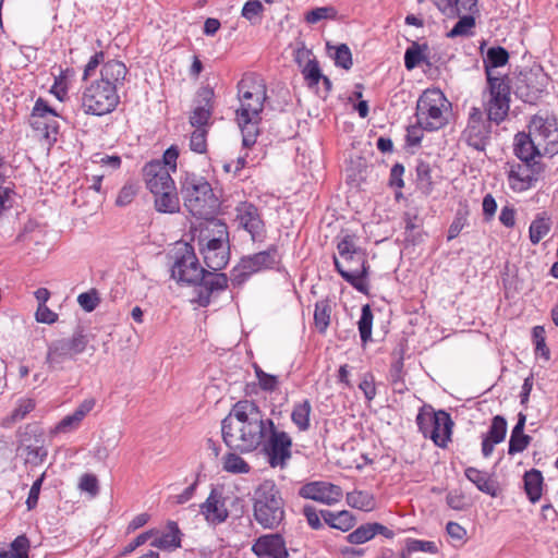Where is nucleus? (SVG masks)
Returning a JSON list of instances; mask_svg holds the SVG:
<instances>
[{
    "label": "nucleus",
    "instance_id": "f257e3e1",
    "mask_svg": "<svg viewBox=\"0 0 558 558\" xmlns=\"http://www.w3.org/2000/svg\"><path fill=\"white\" fill-rule=\"evenodd\" d=\"M271 427L272 420L254 401L241 400L221 421V435L230 450L250 453L265 442Z\"/></svg>",
    "mask_w": 558,
    "mask_h": 558
},
{
    "label": "nucleus",
    "instance_id": "f03ea898",
    "mask_svg": "<svg viewBox=\"0 0 558 558\" xmlns=\"http://www.w3.org/2000/svg\"><path fill=\"white\" fill-rule=\"evenodd\" d=\"M180 191L184 207L191 215L199 219L215 216L218 209V199L205 178L195 173H185Z\"/></svg>",
    "mask_w": 558,
    "mask_h": 558
},
{
    "label": "nucleus",
    "instance_id": "7ed1b4c3",
    "mask_svg": "<svg viewBox=\"0 0 558 558\" xmlns=\"http://www.w3.org/2000/svg\"><path fill=\"white\" fill-rule=\"evenodd\" d=\"M253 515L264 529L275 530L284 519V501L274 481L258 485L253 496Z\"/></svg>",
    "mask_w": 558,
    "mask_h": 558
},
{
    "label": "nucleus",
    "instance_id": "20e7f679",
    "mask_svg": "<svg viewBox=\"0 0 558 558\" xmlns=\"http://www.w3.org/2000/svg\"><path fill=\"white\" fill-rule=\"evenodd\" d=\"M338 256H333L335 267L341 277L359 291H364L363 277L366 274L365 256L356 246L354 238L345 235L337 245Z\"/></svg>",
    "mask_w": 558,
    "mask_h": 558
},
{
    "label": "nucleus",
    "instance_id": "39448f33",
    "mask_svg": "<svg viewBox=\"0 0 558 558\" xmlns=\"http://www.w3.org/2000/svg\"><path fill=\"white\" fill-rule=\"evenodd\" d=\"M451 104L438 88L423 92L416 102L417 123L426 131H437L448 123Z\"/></svg>",
    "mask_w": 558,
    "mask_h": 558
},
{
    "label": "nucleus",
    "instance_id": "423d86ee",
    "mask_svg": "<svg viewBox=\"0 0 558 558\" xmlns=\"http://www.w3.org/2000/svg\"><path fill=\"white\" fill-rule=\"evenodd\" d=\"M511 87L507 76L493 75L487 70V87L483 93L488 120L496 124L506 120L510 110Z\"/></svg>",
    "mask_w": 558,
    "mask_h": 558
},
{
    "label": "nucleus",
    "instance_id": "0eeeda50",
    "mask_svg": "<svg viewBox=\"0 0 558 558\" xmlns=\"http://www.w3.org/2000/svg\"><path fill=\"white\" fill-rule=\"evenodd\" d=\"M240 108L236 120L243 122L259 121L266 99V87L253 78H242L238 84Z\"/></svg>",
    "mask_w": 558,
    "mask_h": 558
},
{
    "label": "nucleus",
    "instance_id": "6e6552de",
    "mask_svg": "<svg viewBox=\"0 0 558 558\" xmlns=\"http://www.w3.org/2000/svg\"><path fill=\"white\" fill-rule=\"evenodd\" d=\"M120 101L119 94L98 80L87 86L82 96V106L86 113L104 116L112 112Z\"/></svg>",
    "mask_w": 558,
    "mask_h": 558
},
{
    "label": "nucleus",
    "instance_id": "1a4fd4ad",
    "mask_svg": "<svg viewBox=\"0 0 558 558\" xmlns=\"http://www.w3.org/2000/svg\"><path fill=\"white\" fill-rule=\"evenodd\" d=\"M260 447H263L269 465L274 469H284L292 458V438L287 432L276 428L274 422L271 430Z\"/></svg>",
    "mask_w": 558,
    "mask_h": 558
},
{
    "label": "nucleus",
    "instance_id": "9d476101",
    "mask_svg": "<svg viewBox=\"0 0 558 558\" xmlns=\"http://www.w3.org/2000/svg\"><path fill=\"white\" fill-rule=\"evenodd\" d=\"M88 343L83 332L76 331L71 338H62L52 341L48 347L46 362L51 368H61L62 364L82 353Z\"/></svg>",
    "mask_w": 558,
    "mask_h": 558
},
{
    "label": "nucleus",
    "instance_id": "9b49d317",
    "mask_svg": "<svg viewBox=\"0 0 558 558\" xmlns=\"http://www.w3.org/2000/svg\"><path fill=\"white\" fill-rule=\"evenodd\" d=\"M529 130L543 156L553 157L558 154V123L556 118L534 116Z\"/></svg>",
    "mask_w": 558,
    "mask_h": 558
},
{
    "label": "nucleus",
    "instance_id": "f8f14e48",
    "mask_svg": "<svg viewBox=\"0 0 558 558\" xmlns=\"http://www.w3.org/2000/svg\"><path fill=\"white\" fill-rule=\"evenodd\" d=\"M203 270L192 246L184 244L175 252L171 277L178 282L196 284Z\"/></svg>",
    "mask_w": 558,
    "mask_h": 558
},
{
    "label": "nucleus",
    "instance_id": "ddd939ff",
    "mask_svg": "<svg viewBox=\"0 0 558 558\" xmlns=\"http://www.w3.org/2000/svg\"><path fill=\"white\" fill-rule=\"evenodd\" d=\"M277 248L269 247L266 251L243 257L231 271V282L234 286L242 284L252 274L272 267L277 263Z\"/></svg>",
    "mask_w": 558,
    "mask_h": 558
},
{
    "label": "nucleus",
    "instance_id": "4468645a",
    "mask_svg": "<svg viewBox=\"0 0 558 558\" xmlns=\"http://www.w3.org/2000/svg\"><path fill=\"white\" fill-rule=\"evenodd\" d=\"M239 229H243L253 242H262L266 236V226L257 206L241 202L235 207V219Z\"/></svg>",
    "mask_w": 558,
    "mask_h": 558
},
{
    "label": "nucleus",
    "instance_id": "2eb2a0df",
    "mask_svg": "<svg viewBox=\"0 0 558 558\" xmlns=\"http://www.w3.org/2000/svg\"><path fill=\"white\" fill-rule=\"evenodd\" d=\"M490 121L485 120L480 108L473 107L469 113L468 125L462 133L466 144L476 150H484L489 140Z\"/></svg>",
    "mask_w": 558,
    "mask_h": 558
},
{
    "label": "nucleus",
    "instance_id": "dca6fc26",
    "mask_svg": "<svg viewBox=\"0 0 558 558\" xmlns=\"http://www.w3.org/2000/svg\"><path fill=\"white\" fill-rule=\"evenodd\" d=\"M299 495L305 499L331 506L341 500L342 489L340 486L328 482L315 481L304 484L300 488Z\"/></svg>",
    "mask_w": 558,
    "mask_h": 558
},
{
    "label": "nucleus",
    "instance_id": "f3484780",
    "mask_svg": "<svg viewBox=\"0 0 558 558\" xmlns=\"http://www.w3.org/2000/svg\"><path fill=\"white\" fill-rule=\"evenodd\" d=\"M227 498L221 490L211 489L207 499L199 506V512L204 515L207 523L218 525L223 523L229 517Z\"/></svg>",
    "mask_w": 558,
    "mask_h": 558
},
{
    "label": "nucleus",
    "instance_id": "a211bd4d",
    "mask_svg": "<svg viewBox=\"0 0 558 558\" xmlns=\"http://www.w3.org/2000/svg\"><path fill=\"white\" fill-rule=\"evenodd\" d=\"M199 290L197 294V303L201 306H207L210 298L215 293L223 291L228 287V277L226 274L217 271L203 270L198 280Z\"/></svg>",
    "mask_w": 558,
    "mask_h": 558
},
{
    "label": "nucleus",
    "instance_id": "6ab92c4d",
    "mask_svg": "<svg viewBox=\"0 0 558 558\" xmlns=\"http://www.w3.org/2000/svg\"><path fill=\"white\" fill-rule=\"evenodd\" d=\"M143 177L150 192L170 189L174 184L168 167L160 160H153L143 168Z\"/></svg>",
    "mask_w": 558,
    "mask_h": 558
},
{
    "label": "nucleus",
    "instance_id": "aec40b11",
    "mask_svg": "<svg viewBox=\"0 0 558 558\" xmlns=\"http://www.w3.org/2000/svg\"><path fill=\"white\" fill-rule=\"evenodd\" d=\"M252 551L259 558H288L286 542L281 534H266L259 536L252 546Z\"/></svg>",
    "mask_w": 558,
    "mask_h": 558
},
{
    "label": "nucleus",
    "instance_id": "412c9836",
    "mask_svg": "<svg viewBox=\"0 0 558 558\" xmlns=\"http://www.w3.org/2000/svg\"><path fill=\"white\" fill-rule=\"evenodd\" d=\"M204 220L197 235L198 246L229 242L228 227L225 222L214 217Z\"/></svg>",
    "mask_w": 558,
    "mask_h": 558
},
{
    "label": "nucleus",
    "instance_id": "4be33fe9",
    "mask_svg": "<svg viewBox=\"0 0 558 558\" xmlns=\"http://www.w3.org/2000/svg\"><path fill=\"white\" fill-rule=\"evenodd\" d=\"M508 166V182L510 187L515 192H522L532 186L533 181L536 180L535 163H507Z\"/></svg>",
    "mask_w": 558,
    "mask_h": 558
},
{
    "label": "nucleus",
    "instance_id": "5701e85b",
    "mask_svg": "<svg viewBox=\"0 0 558 558\" xmlns=\"http://www.w3.org/2000/svg\"><path fill=\"white\" fill-rule=\"evenodd\" d=\"M214 92L203 88L197 94L196 106L190 116V123L195 129H206L213 113Z\"/></svg>",
    "mask_w": 558,
    "mask_h": 558
},
{
    "label": "nucleus",
    "instance_id": "b1692460",
    "mask_svg": "<svg viewBox=\"0 0 558 558\" xmlns=\"http://www.w3.org/2000/svg\"><path fill=\"white\" fill-rule=\"evenodd\" d=\"M128 69L125 64L119 60L107 61L100 70V78L102 84L112 87L114 93H119L124 86Z\"/></svg>",
    "mask_w": 558,
    "mask_h": 558
},
{
    "label": "nucleus",
    "instance_id": "393cba45",
    "mask_svg": "<svg viewBox=\"0 0 558 558\" xmlns=\"http://www.w3.org/2000/svg\"><path fill=\"white\" fill-rule=\"evenodd\" d=\"M199 251L203 254L206 266L215 271L225 268L230 258L229 242L214 245H202Z\"/></svg>",
    "mask_w": 558,
    "mask_h": 558
},
{
    "label": "nucleus",
    "instance_id": "a878e982",
    "mask_svg": "<svg viewBox=\"0 0 558 558\" xmlns=\"http://www.w3.org/2000/svg\"><path fill=\"white\" fill-rule=\"evenodd\" d=\"M507 433V422L504 416L496 415L492 420L489 430L485 435L482 442V453L485 458L489 457L494 451V446L504 441Z\"/></svg>",
    "mask_w": 558,
    "mask_h": 558
},
{
    "label": "nucleus",
    "instance_id": "bb28decb",
    "mask_svg": "<svg viewBox=\"0 0 558 558\" xmlns=\"http://www.w3.org/2000/svg\"><path fill=\"white\" fill-rule=\"evenodd\" d=\"M434 427L432 430L430 439L438 447H446L450 440L452 433L453 422L450 415L446 411H437L436 415H433Z\"/></svg>",
    "mask_w": 558,
    "mask_h": 558
},
{
    "label": "nucleus",
    "instance_id": "cd10ccee",
    "mask_svg": "<svg viewBox=\"0 0 558 558\" xmlns=\"http://www.w3.org/2000/svg\"><path fill=\"white\" fill-rule=\"evenodd\" d=\"M168 531L159 533L155 531L153 541L150 542L151 547H156L162 550H172L181 547V532L174 521H169L167 525Z\"/></svg>",
    "mask_w": 558,
    "mask_h": 558
},
{
    "label": "nucleus",
    "instance_id": "c85d7f7f",
    "mask_svg": "<svg viewBox=\"0 0 558 558\" xmlns=\"http://www.w3.org/2000/svg\"><path fill=\"white\" fill-rule=\"evenodd\" d=\"M514 155L523 162H531L536 156H543L538 146L535 145V138L530 132L518 133L513 144Z\"/></svg>",
    "mask_w": 558,
    "mask_h": 558
},
{
    "label": "nucleus",
    "instance_id": "c756f323",
    "mask_svg": "<svg viewBox=\"0 0 558 558\" xmlns=\"http://www.w3.org/2000/svg\"><path fill=\"white\" fill-rule=\"evenodd\" d=\"M301 72L310 88L317 87L318 83L322 82L324 86L323 97H326L331 89V81L323 75L318 61L313 57L302 66Z\"/></svg>",
    "mask_w": 558,
    "mask_h": 558
},
{
    "label": "nucleus",
    "instance_id": "7c9ffc66",
    "mask_svg": "<svg viewBox=\"0 0 558 558\" xmlns=\"http://www.w3.org/2000/svg\"><path fill=\"white\" fill-rule=\"evenodd\" d=\"M155 196V208L159 213L174 214L180 210V199L177 193L175 184L170 189L151 192Z\"/></svg>",
    "mask_w": 558,
    "mask_h": 558
},
{
    "label": "nucleus",
    "instance_id": "2f4dec72",
    "mask_svg": "<svg viewBox=\"0 0 558 558\" xmlns=\"http://www.w3.org/2000/svg\"><path fill=\"white\" fill-rule=\"evenodd\" d=\"M320 514L326 524H328L332 529H337L342 532L351 530L356 523L355 518L348 510H342L338 512H333L330 510H320Z\"/></svg>",
    "mask_w": 558,
    "mask_h": 558
},
{
    "label": "nucleus",
    "instance_id": "473e14b6",
    "mask_svg": "<svg viewBox=\"0 0 558 558\" xmlns=\"http://www.w3.org/2000/svg\"><path fill=\"white\" fill-rule=\"evenodd\" d=\"M553 221L547 213L536 215L529 228V238L532 244H538L551 230Z\"/></svg>",
    "mask_w": 558,
    "mask_h": 558
},
{
    "label": "nucleus",
    "instance_id": "72a5a7b5",
    "mask_svg": "<svg viewBox=\"0 0 558 558\" xmlns=\"http://www.w3.org/2000/svg\"><path fill=\"white\" fill-rule=\"evenodd\" d=\"M524 488L532 502L541 499L543 492V475L541 471L532 469L524 474Z\"/></svg>",
    "mask_w": 558,
    "mask_h": 558
},
{
    "label": "nucleus",
    "instance_id": "f704fd0d",
    "mask_svg": "<svg viewBox=\"0 0 558 558\" xmlns=\"http://www.w3.org/2000/svg\"><path fill=\"white\" fill-rule=\"evenodd\" d=\"M384 533V525L380 523H367L351 532L347 539L351 544H363L372 539L376 534Z\"/></svg>",
    "mask_w": 558,
    "mask_h": 558
},
{
    "label": "nucleus",
    "instance_id": "c9c22d12",
    "mask_svg": "<svg viewBox=\"0 0 558 558\" xmlns=\"http://www.w3.org/2000/svg\"><path fill=\"white\" fill-rule=\"evenodd\" d=\"M465 476L469 481H471L475 486L483 493L496 496V486L493 481H490L485 472H482L475 468H468L465 470Z\"/></svg>",
    "mask_w": 558,
    "mask_h": 558
},
{
    "label": "nucleus",
    "instance_id": "e433bc0d",
    "mask_svg": "<svg viewBox=\"0 0 558 558\" xmlns=\"http://www.w3.org/2000/svg\"><path fill=\"white\" fill-rule=\"evenodd\" d=\"M312 405L308 400L295 403L291 413V420L301 432H306L310 426Z\"/></svg>",
    "mask_w": 558,
    "mask_h": 558
},
{
    "label": "nucleus",
    "instance_id": "4c0bfd02",
    "mask_svg": "<svg viewBox=\"0 0 558 558\" xmlns=\"http://www.w3.org/2000/svg\"><path fill=\"white\" fill-rule=\"evenodd\" d=\"M29 541L25 535L17 536L5 549L0 545V558H28Z\"/></svg>",
    "mask_w": 558,
    "mask_h": 558
},
{
    "label": "nucleus",
    "instance_id": "58836bf2",
    "mask_svg": "<svg viewBox=\"0 0 558 558\" xmlns=\"http://www.w3.org/2000/svg\"><path fill=\"white\" fill-rule=\"evenodd\" d=\"M509 60L508 51L502 47H493L487 51L486 59L484 60L485 73L487 70L494 74V69L505 65Z\"/></svg>",
    "mask_w": 558,
    "mask_h": 558
},
{
    "label": "nucleus",
    "instance_id": "ea45409f",
    "mask_svg": "<svg viewBox=\"0 0 558 558\" xmlns=\"http://www.w3.org/2000/svg\"><path fill=\"white\" fill-rule=\"evenodd\" d=\"M327 50L329 56L335 60V64L344 70H349L352 66V53L350 48L345 44L339 46H331L327 44Z\"/></svg>",
    "mask_w": 558,
    "mask_h": 558
},
{
    "label": "nucleus",
    "instance_id": "a19ab883",
    "mask_svg": "<svg viewBox=\"0 0 558 558\" xmlns=\"http://www.w3.org/2000/svg\"><path fill=\"white\" fill-rule=\"evenodd\" d=\"M238 453L232 451L223 457V470L232 474H246L250 472L251 466Z\"/></svg>",
    "mask_w": 558,
    "mask_h": 558
},
{
    "label": "nucleus",
    "instance_id": "79ce46f5",
    "mask_svg": "<svg viewBox=\"0 0 558 558\" xmlns=\"http://www.w3.org/2000/svg\"><path fill=\"white\" fill-rule=\"evenodd\" d=\"M264 13V5L259 0H248L244 3L241 15L252 25L260 23Z\"/></svg>",
    "mask_w": 558,
    "mask_h": 558
},
{
    "label": "nucleus",
    "instance_id": "37998d69",
    "mask_svg": "<svg viewBox=\"0 0 558 558\" xmlns=\"http://www.w3.org/2000/svg\"><path fill=\"white\" fill-rule=\"evenodd\" d=\"M416 178L418 189L425 193L429 194L433 190V181H432V168L426 161H418L416 166Z\"/></svg>",
    "mask_w": 558,
    "mask_h": 558
},
{
    "label": "nucleus",
    "instance_id": "c03bdc74",
    "mask_svg": "<svg viewBox=\"0 0 558 558\" xmlns=\"http://www.w3.org/2000/svg\"><path fill=\"white\" fill-rule=\"evenodd\" d=\"M337 16H338L337 9L332 5H327V7L315 8L313 10L308 11L305 14V21L308 24H316L323 20H336Z\"/></svg>",
    "mask_w": 558,
    "mask_h": 558
},
{
    "label": "nucleus",
    "instance_id": "a18cd8bd",
    "mask_svg": "<svg viewBox=\"0 0 558 558\" xmlns=\"http://www.w3.org/2000/svg\"><path fill=\"white\" fill-rule=\"evenodd\" d=\"M373 313L368 304L362 307V315L359 320V331L363 344L372 339Z\"/></svg>",
    "mask_w": 558,
    "mask_h": 558
},
{
    "label": "nucleus",
    "instance_id": "49530a36",
    "mask_svg": "<svg viewBox=\"0 0 558 558\" xmlns=\"http://www.w3.org/2000/svg\"><path fill=\"white\" fill-rule=\"evenodd\" d=\"M347 502L349 506L364 511L373 508V498L367 493L360 490L348 493Z\"/></svg>",
    "mask_w": 558,
    "mask_h": 558
},
{
    "label": "nucleus",
    "instance_id": "de8ad7c7",
    "mask_svg": "<svg viewBox=\"0 0 558 558\" xmlns=\"http://www.w3.org/2000/svg\"><path fill=\"white\" fill-rule=\"evenodd\" d=\"M475 26V20L471 15H464L456 23L452 29L448 33V37L468 36L471 34L472 28Z\"/></svg>",
    "mask_w": 558,
    "mask_h": 558
},
{
    "label": "nucleus",
    "instance_id": "09e8293b",
    "mask_svg": "<svg viewBox=\"0 0 558 558\" xmlns=\"http://www.w3.org/2000/svg\"><path fill=\"white\" fill-rule=\"evenodd\" d=\"M433 415H436V412L432 409L429 410H421L417 414L416 422L420 430L423 433L424 437H429L432 435V430L434 427Z\"/></svg>",
    "mask_w": 558,
    "mask_h": 558
},
{
    "label": "nucleus",
    "instance_id": "8fccbe9b",
    "mask_svg": "<svg viewBox=\"0 0 558 558\" xmlns=\"http://www.w3.org/2000/svg\"><path fill=\"white\" fill-rule=\"evenodd\" d=\"M258 122L259 121H250L246 123L243 121H238V123L241 128V131H242L243 145L245 147H250L253 144H255L256 137L258 135V129H257Z\"/></svg>",
    "mask_w": 558,
    "mask_h": 558
},
{
    "label": "nucleus",
    "instance_id": "3c124183",
    "mask_svg": "<svg viewBox=\"0 0 558 558\" xmlns=\"http://www.w3.org/2000/svg\"><path fill=\"white\" fill-rule=\"evenodd\" d=\"M405 549L409 554L416 551H424L429 554H437L438 547L435 542L422 539H408Z\"/></svg>",
    "mask_w": 558,
    "mask_h": 558
},
{
    "label": "nucleus",
    "instance_id": "603ef678",
    "mask_svg": "<svg viewBox=\"0 0 558 558\" xmlns=\"http://www.w3.org/2000/svg\"><path fill=\"white\" fill-rule=\"evenodd\" d=\"M314 320L319 331L324 332L330 323V311L324 303H317L314 312Z\"/></svg>",
    "mask_w": 558,
    "mask_h": 558
},
{
    "label": "nucleus",
    "instance_id": "864d4df0",
    "mask_svg": "<svg viewBox=\"0 0 558 558\" xmlns=\"http://www.w3.org/2000/svg\"><path fill=\"white\" fill-rule=\"evenodd\" d=\"M25 450V462L33 465L40 464L47 457V449L44 446H26Z\"/></svg>",
    "mask_w": 558,
    "mask_h": 558
},
{
    "label": "nucleus",
    "instance_id": "5fc2aeb1",
    "mask_svg": "<svg viewBox=\"0 0 558 558\" xmlns=\"http://www.w3.org/2000/svg\"><path fill=\"white\" fill-rule=\"evenodd\" d=\"M99 302L100 299L95 289L83 292L77 296V303L86 312H93L98 306Z\"/></svg>",
    "mask_w": 558,
    "mask_h": 558
},
{
    "label": "nucleus",
    "instance_id": "6e6d98bb",
    "mask_svg": "<svg viewBox=\"0 0 558 558\" xmlns=\"http://www.w3.org/2000/svg\"><path fill=\"white\" fill-rule=\"evenodd\" d=\"M424 60L422 48L417 44L412 45L407 49L404 54V64L408 70H412L417 66Z\"/></svg>",
    "mask_w": 558,
    "mask_h": 558
},
{
    "label": "nucleus",
    "instance_id": "4d7b16f0",
    "mask_svg": "<svg viewBox=\"0 0 558 558\" xmlns=\"http://www.w3.org/2000/svg\"><path fill=\"white\" fill-rule=\"evenodd\" d=\"M533 339L535 343L536 353H541L546 360L549 359V349L545 341V328L543 326H535L533 328Z\"/></svg>",
    "mask_w": 558,
    "mask_h": 558
},
{
    "label": "nucleus",
    "instance_id": "13d9d810",
    "mask_svg": "<svg viewBox=\"0 0 558 558\" xmlns=\"http://www.w3.org/2000/svg\"><path fill=\"white\" fill-rule=\"evenodd\" d=\"M206 129H195L191 135L190 147L193 151L203 154L206 151Z\"/></svg>",
    "mask_w": 558,
    "mask_h": 558
},
{
    "label": "nucleus",
    "instance_id": "bf43d9fd",
    "mask_svg": "<svg viewBox=\"0 0 558 558\" xmlns=\"http://www.w3.org/2000/svg\"><path fill=\"white\" fill-rule=\"evenodd\" d=\"M307 524L313 530H320L324 527V523L322 522V514L320 511H318L315 507L311 505H305L302 510Z\"/></svg>",
    "mask_w": 558,
    "mask_h": 558
},
{
    "label": "nucleus",
    "instance_id": "052dcab7",
    "mask_svg": "<svg viewBox=\"0 0 558 558\" xmlns=\"http://www.w3.org/2000/svg\"><path fill=\"white\" fill-rule=\"evenodd\" d=\"M468 221L466 213L459 210L452 221V223L449 227L448 230V241H451L456 239L459 233L462 231V229L465 227Z\"/></svg>",
    "mask_w": 558,
    "mask_h": 558
},
{
    "label": "nucleus",
    "instance_id": "680f3d73",
    "mask_svg": "<svg viewBox=\"0 0 558 558\" xmlns=\"http://www.w3.org/2000/svg\"><path fill=\"white\" fill-rule=\"evenodd\" d=\"M45 119L46 118L44 117L31 116L29 122L33 129L43 132L44 136L48 138L50 136V132L57 133V124L54 121L51 124L47 122Z\"/></svg>",
    "mask_w": 558,
    "mask_h": 558
},
{
    "label": "nucleus",
    "instance_id": "e2e57ef3",
    "mask_svg": "<svg viewBox=\"0 0 558 558\" xmlns=\"http://www.w3.org/2000/svg\"><path fill=\"white\" fill-rule=\"evenodd\" d=\"M546 80L547 78L544 75H541V77H538L537 75H532V76L527 77V82H529L527 86L529 87H530V84H532L534 81L536 83V85H532V90L526 95L527 101L532 102L538 98V96L545 88Z\"/></svg>",
    "mask_w": 558,
    "mask_h": 558
},
{
    "label": "nucleus",
    "instance_id": "0e129e2a",
    "mask_svg": "<svg viewBox=\"0 0 558 558\" xmlns=\"http://www.w3.org/2000/svg\"><path fill=\"white\" fill-rule=\"evenodd\" d=\"M78 487L81 490L87 492L92 497H95L99 490L98 480L94 474H84L80 480Z\"/></svg>",
    "mask_w": 558,
    "mask_h": 558
},
{
    "label": "nucleus",
    "instance_id": "69168bd1",
    "mask_svg": "<svg viewBox=\"0 0 558 558\" xmlns=\"http://www.w3.org/2000/svg\"><path fill=\"white\" fill-rule=\"evenodd\" d=\"M256 377L260 388L265 391H274L278 386L277 376L265 373L262 369H256Z\"/></svg>",
    "mask_w": 558,
    "mask_h": 558
},
{
    "label": "nucleus",
    "instance_id": "338daca9",
    "mask_svg": "<svg viewBox=\"0 0 558 558\" xmlns=\"http://www.w3.org/2000/svg\"><path fill=\"white\" fill-rule=\"evenodd\" d=\"M93 163L100 165L101 167L116 170L121 166V158L119 156H107L102 154H95L93 157Z\"/></svg>",
    "mask_w": 558,
    "mask_h": 558
},
{
    "label": "nucleus",
    "instance_id": "774afa93",
    "mask_svg": "<svg viewBox=\"0 0 558 558\" xmlns=\"http://www.w3.org/2000/svg\"><path fill=\"white\" fill-rule=\"evenodd\" d=\"M45 478V473H43L32 485L31 490L28 493V497L26 499L27 509L32 510L36 507L38 502V497L40 493V488Z\"/></svg>",
    "mask_w": 558,
    "mask_h": 558
}]
</instances>
